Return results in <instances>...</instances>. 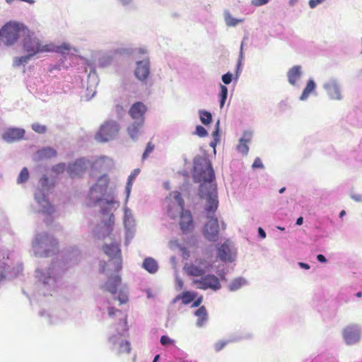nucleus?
<instances>
[{"label":"nucleus","instance_id":"f257e3e1","mask_svg":"<svg viewBox=\"0 0 362 362\" xmlns=\"http://www.w3.org/2000/svg\"><path fill=\"white\" fill-rule=\"evenodd\" d=\"M194 169L200 172V180L203 182L200 185L199 193L201 197L206 199L205 210L209 219L204 226V235L208 240L216 242L218 237L219 225L217 218L213 216L218 206L216 189L212 183L215 178L214 172L211 162L206 159L197 163Z\"/></svg>","mask_w":362,"mask_h":362},{"label":"nucleus","instance_id":"f03ea898","mask_svg":"<svg viewBox=\"0 0 362 362\" xmlns=\"http://www.w3.org/2000/svg\"><path fill=\"white\" fill-rule=\"evenodd\" d=\"M23 49L26 53H30V56H35L38 53L55 52L65 54L69 51L70 47L68 45L64 44L61 46H54L52 44L42 45L40 40L37 37L28 35L23 40Z\"/></svg>","mask_w":362,"mask_h":362},{"label":"nucleus","instance_id":"7ed1b4c3","mask_svg":"<svg viewBox=\"0 0 362 362\" xmlns=\"http://www.w3.org/2000/svg\"><path fill=\"white\" fill-rule=\"evenodd\" d=\"M28 30L21 23L9 22L1 29V40L6 45H14L21 34L25 35Z\"/></svg>","mask_w":362,"mask_h":362},{"label":"nucleus","instance_id":"20e7f679","mask_svg":"<svg viewBox=\"0 0 362 362\" xmlns=\"http://www.w3.org/2000/svg\"><path fill=\"white\" fill-rule=\"evenodd\" d=\"M119 131V126L117 122L114 120L105 121L95 134V139L99 142H107L114 139Z\"/></svg>","mask_w":362,"mask_h":362},{"label":"nucleus","instance_id":"39448f33","mask_svg":"<svg viewBox=\"0 0 362 362\" xmlns=\"http://www.w3.org/2000/svg\"><path fill=\"white\" fill-rule=\"evenodd\" d=\"M165 202L167 204L168 215L173 219L177 217L184 211L185 202L181 194L177 191L170 193L165 199Z\"/></svg>","mask_w":362,"mask_h":362},{"label":"nucleus","instance_id":"423d86ee","mask_svg":"<svg viewBox=\"0 0 362 362\" xmlns=\"http://www.w3.org/2000/svg\"><path fill=\"white\" fill-rule=\"evenodd\" d=\"M192 284L199 289H211L217 291L221 288V285L218 278L214 274L202 275L199 279H194Z\"/></svg>","mask_w":362,"mask_h":362},{"label":"nucleus","instance_id":"0eeeda50","mask_svg":"<svg viewBox=\"0 0 362 362\" xmlns=\"http://www.w3.org/2000/svg\"><path fill=\"white\" fill-rule=\"evenodd\" d=\"M86 168V160L80 158L69 165L67 172L71 178H76L81 177L85 173Z\"/></svg>","mask_w":362,"mask_h":362},{"label":"nucleus","instance_id":"6e6552de","mask_svg":"<svg viewBox=\"0 0 362 362\" xmlns=\"http://www.w3.org/2000/svg\"><path fill=\"white\" fill-rule=\"evenodd\" d=\"M180 215V228L184 233H190L193 230L194 223L192 214L188 210H184Z\"/></svg>","mask_w":362,"mask_h":362},{"label":"nucleus","instance_id":"1a4fd4ad","mask_svg":"<svg viewBox=\"0 0 362 362\" xmlns=\"http://www.w3.org/2000/svg\"><path fill=\"white\" fill-rule=\"evenodd\" d=\"M105 253L112 259H115L117 262V269L119 271L122 269V257L119 245L117 243H112L110 245L104 246Z\"/></svg>","mask_w":362,"mask_h":362},{"label":"nucleus","instance_id":"9d476101","mask_svg":"<svg viewBox=\"0 0 362 362\" xmlns=\"http://www.w3.org/2000/svg\"><path fill=\"white\" fill-rule=\"evenodd\" d=\"M146 110L147 107L143 103L136 102L130 107L129 114L133 119L144 122V114Z\"/></svg>","mask_w":362,"mask_h":362},{"label":"nucleus","instance_id":"9b49d317","mask_svg":"<svg viewBox=\"0 0 362 362\" xmlns=\"http://www.w3.org/2000/svg\"><path fill=\"white\" fill-rule=\"evenodd\" d=\"M343 337L347 344L356 343L360 339V332L356 325L347 326L343 330Z\"/></svg>","mask_w":362,"mask_h":362},{"label":"nucleus","instance_id":"f8f14e48","mask_svg":"<svg viewBox=\"0 0 362 362\" xmlns=\"http://www.w3.org/2000/svg\"><path fill=\"white\" fill-rule=\"evenodd\" d=\"M25 130L21 128H8L2 134L4 141L11 143L23 138Z\"/></svg>","mask_w":362,"mask_h":362},{"label":"nucleus","instance_id":"ddd939ff","mask_svg":"<svg viewBox=\"0 0 362 362\" xmlns=\"http://www.w3.org/2000/svg\"><path fill=\"white\" fill-rule=\"evenodd\" d=\"M218 257L223 262L233 261V254L229 240H226L218 248Z\"/></svg>","mask_w":362,"mask_h":362},{"label":"nucleus","instance_id":"4468645a","mask_svg":"<svg viewBox=\"0 0 362 362\" xmlns=\"http://www.w3.org/2000/svg\"><path fill=\"white\" fill-rule=\"evenodd\" d=\"M135 76L140 81L146 80L149 75V62L144 60L137 62Z\"/></svg>","mask_w":362,"mask_h":362},{"label":"nucleus","instance_id":"2eb2a0df","mask_svg":"<svg viewBox=\"0 0 362 362\" xmlns=\"http://www.w3.org/2000/svg\"><path fill=\"white\" fill-rule=\"evenodd\" d=\"M324 87L332 99L340 100L341 98L340 89L336 81H332L326 83Z\"/></svg>","mask_w":362,"mask_h":362},{"label":"nucleus","instance_id":"dca6fc26","mask_svg":"<svg viewBox=\"0 0 362 362\" xmlns=\"http://www.w3.org/2000/svg\"><path fill=\"white\" fill-rule=\"evenodd\" d=\"M251 139L252 134L247 132H244L243 137L239 139V144L237 146V150L238 152L243 155H247L249 151L247 144L250 142Z\"/></svg>","mask_w":362,"mask_h":362},{"label":"nucleus","instance_id":"f3484780","mask_svg":"<svg viewBox=\"0 0 362 362\" xmlns=\"http://www.w3.org/2000/svg\"><path fill=\"white\" fill-rule=\"evenodd\" d=\"M121 284V278L119 276L116 275L112 277H110L105 282L103 288L109 291L112 294H115L117 291L118 286Z\"/></svg>","mask_w":362,"mask_h":362},{"label":"nucleus","instance_id":"a211bd4d","mask_svg":"<svg viewBox=\"0 0 362 362\" xmlns=\"http://www.w3.org/2000/svg\"><path fill=\"white\" fill-rule=\"evenodd\" d=\"M301 76L300 66H294L287 73L288 80L290 84L295 85Z\"/></svg>","mask_w":362,"mask_h":362},{"label":"nucleus","instance_id":"6ab92c4d","mask_svg":"<svg viewBox=\"0 0 362 362\" xmlns=\"http://www.w3.org/2000/svg\"><path fill=\"white\" fill-rule=\"evenodd\" d=\"M185 270L189 276H200V278L205 274L204 269L192 264H187L185 266Z\"/></svg>","mask_w":362,"mask_h":362},{"label":"nucleus","instance_id":"aec40b11","mask_svg":"<svg viewBox=\"0 0 362 362\" xmlns=\"http://www.w3.org/2000/svg\"><path fill=\"white\" fill-rule=\"evenodd\" d=\"M144 124V122L137 121L129 126L127 128V132L129 136L132 139H136L138 137L140 129H141Z\"/></svg>","mask_w":362,"mask_h":362},{"label":"nucleus","instance_id":"412c9836","mask_svg":"<svg viewBox=\"0 0 362 362\" xmlns=\"http://www.w3.org/2000/svg\"><path fill=\"white\" fill-rule=\"evenodd\" d=\"M195 315L197 317V325L198 327H202L207 320L208 314L206 309L204 306H201L195 312Z\"/></svg>","mask_w":362,"mask_h":362},{"label":"nucleus","instance_id":"4be33fe9","mask_svg":"<svg viewBox=\"0 0 362 362\" xmlns=\"http://www.w3.org/2000/svg\"><path fill=\"white\" fill-rule=\"evenodd\" d=\"M143 267L149 273H156L158 270V264L152 257H146L142 264Z\"/></svg>","mask_w":362,"mask_h":362},{"label":"nucleus","instance_id":"5701e85b","mask_svg":"<svg viewBox=\"0 0 362 362\" xmlns=\"http://www.w3.org/2000/svg\"><path fill=\"white\" fill-rule=\"evenodd\" d=\"M315 86H316L314 81L310 79L308 81L307 85L300 97V99L302 100H305L309 96V95L315 90Z\"/></svg>","mask_w":362,"mask_h":362},{"label":"nucleus","instance_id":"b1692460","mask_svg":"<svg viewBox=\"0 0 362 362\" xmlns=\"http://www.w3.org/2000/svg\"><path fill=\"white\" fill-rule=\"evenodd\" d=\"M38 156L40 158H50L57 155V152L52 148H44L38 151Z\"/></svg>","mask_w":362,"mask_h":362},{"label":"nucleus","instance_id":"393cba45","mask_svg":"<svg viewBox=\"0 0 362 362\" xmlns=\"http://www.w3.org/2000/svg\"><path fill=\"white\" fill-rule=\"evenodd\" d=\"M246 284V281L243 278L234 279L229 285V289L231 291L239 289L242 286Z\"/></svg>","mask_w":362,"mask_h":362},{"label":"nucleus","instance_id":"a878e982","mask_svg":"<svg viewBox=\"0 0 362 362\" xmlns=\"http://www.w3.org/2000/svg\"><path fill=\"white\" fill-rule=\"evenodd\" d=\"M199 115L200 120L204 124L206 125L211 122L212 116L209 112L206 110H201L199 111Z\"/></svg>","mask_w":362,"mask_h":362},{"label":"nucleus","instance_id":"bb28decb","mask_svg":"<svg viewBox=\"0 0 362 362\" xmlns=\"http://www.w3.org/2000/svg\"><path fill=\"white\" fill-rule=\"evenodd\" d=\"M196 297V293L190 291H185L181 296V299L185 305L191 303Z\"/></svg>","mask_w":362,"mask_h":362},{"label":"nucleus","instance_id":"cd10ccee","mask_svg":"<svg viewBox=\"0 0 362 362\" xmlns=\"http://www.w3.org/2000/svg\"><path fill=\"white\" fill-rule=\"evenodd\" d=\"M130 351H131L130 343L128 341H122L119 344L118 353L119 354H129Z\"/></svg>","mask_w":362,"mask_h":362},{"label":"nucleus","instance_id":"c85d7f7f","mask_svg":"<svg viewBox=\"0 0 362 362\" xmlns=\"http://www.w3.org/2000/svg\"><path fill=\"white\" fill-rule=\"evenodd\" d=\"M228 95V88L221 85V93H220V107L222 108L225 104Z\"/></svg>","mask_w":362,"mask_h":362},{"label":"nucleus","instance_id":"c756f323","mask_svg":"<svg viewBox=\"0 0 362 362\" xmlns=\"http://www.w3.org/2000/svg\"><path fill=\"white\" fill-rule=\"evenodd\" d=\"M29 177V173L26 168H23L17 179L18 183H23L26 182L28 180Z\"/></svg>","mask_w":362,"mask_h":362},{"label":"nucleus","instance_id":"7c9ffc66","mask_svg":"<svg viewBox=\"0 0 362 362\" xmlns=\"http://www.w3.org/2000/svg\"><path fill=\"white\" fill-rule=\"evenodd\" d=\"M32 57L33 56H30V53H28V54L25 56L16 57L14 59V64L16 66H20L21 64H26Z\"/></svg>","mask_w":362,"mask_h":362},{"label":"nucleus","instance_id":"2f4dec72","mask_svg":"<svg viewBox=\"0 0 362 362\" xmlns=\"http://www.w3.org/2000/svg\"><path fill=\"white\" fill-rule=\"evenodd\" d=\"M225 21L228 26H235L239 22H242V19H235L230 14L226 15Z\"/></svg>","mask_w":362,"mask_h":362},{"label":"nucleus","instance_id":"473e14b6","mask_svg":"<svg viewBox=\"0 0 362 362\" xmlns=\"http://www.w3.org/2000/svg\"><path fill=\"white\" fill-rule=\"evenodd\" d=\"M155 148V145L151 142L149 141L146 147V149L142 155V159L145 160L148 157V156L153 152V151Z\"/></svg>","mask_w":362,"mask_h":362},{"label":"nucleus","instance_id":"72a5a7b5","mask_svg":"<svg viewBox=\"0 0 362 362\" xmlns=\"http://www.w3.org/2000/svg\"><path fill=\"white\" fill-rule=\"evenodd\" d=\"M32 129L35 132L39 133V134H44L46 132V129H47L45 126L42 125V124H40L39 123L33 124Z\"/></svg>","mask_w":362,"mask_h":362},{"label":"nucleus","instance_id":"f704fd0d","mask_svg":"<svg viewBox=\"0 0 362 362\" xmlns=\"http://www.w3.org/2000/svg\"><path fill=\"white\" fill-rule=\"evenodd\" d=\"M196 134L199 137H204L208 135V132L204 127L198 125L196 127Z\"/></svg>","mask_w":362,"mask_h":362},{"label":"nucleus","instance_id":"c9c22d12","mask_svg":"<svg viewBox=\"0 0 362 362\" xmlns=\"http://www.w3.org/2000/svg\"><path fill=\"white\" fill-rule=\"evenodd\" d=\"M128 300L129 298L127 293L120 291L118 296V300L119 301V303L121 304H124L126 303L128 301Z\"/></svg>","mask_w":362,"mask_h":362},{"label":"nucleus","instance_id":"e433bc0d","mask_svg":"<svg viewBox=\"0 0 362 362\" xmlns=\"http://www.w3.org/2000/svg\"><path fill=\"white\" fill-rule=\"evenodd\" d=\"M6 264L0 260V281L5 279Z\"/></svg>","mask_w":362,"mask_h":362},{"label":"nucleus","instance_id":"4c0bfd02","mask_svg":"<svg viewBox=\"0 0 362 362\" xmlns=\"http://www.w3.org/2000/svg\"><path fill=\"white\" fill-rule=\"evenodd\" d=\"M226 344H227L226 341H220L215 344L214 349H215L216 351H217V352L220 351L226 346Z\"/></svg>","mask_w":362,"mask_h":362},{"label":"nucleus","instance_id":"58836bf2","mask_svg":"<svg viewBox=\"0 0 362 362\" xmlns=\"http://www.w3.org/2000/svg\"><path fill=\"white\" fill-rule=\"evenodd\" d=\"M232 74L228 72L223 75L222 81L225 84H229L232 81Z\"/></svg>","mask_w":362,"mask_h":362},{"label":"nucleus","instance_id":"ea45409f","mask_svg":"<svg viewBox=\"0 0 362 362\" xmlns=\"http://www.w3.org/2000/svg\"><path fill=\"white\" fill-rule=\"evenodd\" d=\"M43 213L45 214H52L54 211L53 206L49 202H46V205L43 206Z\"/></svg>","mask_w":362,"mask_h":362},{"label":"nucleus","instance_id":"a19ab883","mask_svg":"<svg viewBox=\"0 0 362 362\" xmlns=\"http://www.w3.org/2000/svg\"><path fill=\"white\" fill-rule=\"evenodd\" d=\"M65 170V165L63 163L57 164L53 167V170L57 173H63Z\"/></svg>","mask_w":362,"mask_h":362},{"label":"nucleus","instance_id":"79ce46f5","mask_svg":"<svg viewBox=\"0 0 362 362\" xmlns=\"http://www.w3.org/2000/svg\"><path fill=\"white\" fill-rule=\"evenodd\" d=\"M46 238H47V236L42 235H38L37 236H36V238L33 242V246L34 247L38 246L40 245V243L41 242H42V240Z\"/></svg>","mask_w":362,"mask_h":362},{"label":"nucleus","instance_id":"37998d69","mask_svg":"<svg viewBox=\"0 0 362 362\" xmlns=\"http://www.w3.org/2000/svg\"><path fill=\"white\" fill-rule=\"evenodd\" d=\"M160 343L162 345H168L173 343V340L170 339L168 336L163 335L160 338Z\"/></svg>","mask_w":362,"mask_h":362},{"label":"nucleus","instance_id":"c03bdc74","mask_svg":"<svg viewBox=\"0 0 362 362\" xmlns=\"http://www.w3.org/2000/svg\"><path fill=\"white\" fill-rule=\"evenodd\" d=\"M252 167L254 168H263V164H262V162L261 160V159L259 158H257L253 164H252Z\"/></svg>","mask_w":362,"mask_h":362},{"label":"nucleus","instance_id":"a18cd8bd","mask_svg":"<svg viewBox=\"0 0 362 362\" xmlns=\"http://www.w3.org/2000/svg\"><path fill=\"white\" fill-rule=\"evenodd\" d=\"M140 170L139 169H135L134 171L131 173V175L128 177V180H130L133 182L136 177L139 174Z\"/></svg>","mask_w":362,"mask_h":362},{"label":"nucleus","instance_id":"49530a36","mask_svg":"<svg viewBox=\"0 0 362 362\" xmlns=\"http://www.w3.org/2000/svg\"><path fill=\"white\" fill-rule=\"evenodd\" d=\"M268 0H252V4L255 6H259L266 4Z\"/></svg>","mask_w":362,"mask_h":362},{"label":"nucleus","instance_id":"de8ad7c7","mask_svg":"<svg viewBox=\"0 0 362 362\" xmlns=\"http://www.w3.org/2000/svg\"><path fill=\"white\" fill-rule=\"evenodd\" d=\"M132 182H133L127 180V185H126L127 198H128L129 196V194H130V192H131V189H132V185H133Z\"/></svg>","mask_w":362,"mask_h":362},{"label":"nucleus","instance_id":"09e8293b","mask_svg":"<svg viewBox=\"0 0 362 362\" xmlns=\"http://www.w3.org/2000/svg\"><path fill=\"white\" fill-rule=\"evenodd\" d=\"M322 1V0H310L309 1V5L310 6L313 8H315L317 4H320Z\"/></svg>","mask_w":362,"mask_h":362},{"label":"nucleus","instance_id":"8fccbe9b","mask_svg":"<svg viewBox=\"0 0 362 362\" xmlns=\"http://www.w3.org/2000/svg\"><path fill=\"white\" fill-rule=\"evenodd\" d=\"M119 310L116 309L115 308L110 307L108 308V314L110 316H113L116 314V313L119 312Z\"/></svg>","mask_w":362,"mask_h":362},{"label":"nucleus","instance_id":"3c124183","mask_svg":"<svg viewBox=\"0 0 362 362\" xmlns=\"http://www.w3.org/2000/svg\"><path fill=\"white\" fill-rule=\"evenodd\" d=\"M202 300H203V297L202 296H200L199 298H198L194 303H193V305L192 306L193 307H198L200 305V304L202 303Z\"/></svg>","mask_w":362,"mask_h":362},{"label":"nucleus","instance_id":"603ef678","mask_svg":"<svg viewBox=\"0 0 362 362\" xmlns=\"http://www.w3.org/2000/svg\"><path fill=\"white\" fill-rule=\"evenodd\" d=\"M258 233L262 238H266V233L262 228H258Z\"/></svg>","mask_w":362,"mask_h":362},{"label":"nucleus","instance_id":"864d4df0","mask_svg":"<svg viewBox=\"0 0 362 362\" xmlns=\"http://www.w3.org/2000/svg\"><path fill=\"white\" fill-rule=\"evenodd\" d=\"M317 259L320 262H327L325 257L322 255H318L317 256Z\"/></svg>","mask_w":362,"mask_h":362},{"label":"nucleus","instance_id":"5fc2aeb1","mask_svg":"<svg viewBox=\"0 0 362 362\" xmlns=\"http://www.w3.org/2000/svg\"><path fill=\"white\" fill-rule=\"evenodd\" d=\"M299 266L303 268V269H310V266L309 264H306V263H303V262H299Z\"/></svg>","mask_w":362,"mask_h":362},{"label":"nucleus","instance_id":"6e6d98bb","mask_svg":"<svg viewBox=\"0 0 362 362\" xmlns=\"http://www.w3.org/2000/svg\"><path fill=\"white\" fill-rule=\"evenodd\" d=\"M303 217H299L298 218V219L296 220V224L298 226H300L302 223H303Z\"/></svg>","mask_w":362,"mask_h":362},{"label":"nucleus","instance_id":"4d7b16f0","mask_svg":"<svg viewBox=\"0 0 362 362\" xmlns=\"http://www.w3.org/2000/svg\"><path fill=\"white\" fill-rule=\"evenodd\" d=\"M123 4H128L131 0H120Z\"/></svg>","mask_w":362,"mask_h":362},{"label":"nucleus","instance_id":"13d9d810","mask_svg":"<svg viewBox=\"0 0 362 362\" xmlns=\"http://www.w3.org/2000/svg\"><path fill=\"white\" fill-rule=\"evenodd\" d=\"M345 214H346L345 211H344V210H342V211L339 213V216L341 218V217H343Z\"/></svg>","mask_w":362,"mask_h":362},{"label":"nucleus","instance_id":"bf43d9fd","mask_svg":"<svg viewBox=\"0 0 362 362\" xmlns=\"http://www.w3.org/2000/svg\"><path fill=\"white\" fill-rule=\"evenodd\" d=\"M110 221H112V223H114V215L111 214L110 217Z\"/></svg>","mask_w":362,"mask_h":362},{"label":"nucleus","instance_id":"052dcab7","mask_svg":"<svg viewBox=\"0 0 362 362\" xmlns=\"http://www.w3.org/2000/svg\"><path fill=\"white\" fill-rule=\"evenodd\" d=\"M159 355H156L153 361V362H157V361L158 360L159 358Z\"/></svg>","mask_w":362,"mask_h":362},{"label":"nucleus","instance_id":"680f3d73","mask_svg":"<svg viewBox=\"0 0 362 362\" xmlns=\"http://www.w3.org/2000/svg\"><path fill=\"white\" fill-rule=\"evenodd\" d=\"M361 295H362V293H361V291H359V292H358V293H356V296L358 298H359V297H361Z\"/></svg>","mask_w":362,"mask_h":362},{"label":"nucleus","instance_id":"e2e57ef3","mask_svg":"<svg viewBox=\"0 0 362 362\" xmlns=\"http://www.w3.org/2000/svg\"><path fill=\"white\" fill-rule=\"evenodd\" d=\"M284 190H285V188H284V187H283V188H281V189L279 190V192H280V193H283V192H284Z\"/></svg>","mask_w":362,"mask_h":362},{"label":"nucleus","instance_id":"0e129e2a","mask_svg":"<svg viewBox=\"0 0 362 362\" xmlns=\"http://www.w3.org/2000/svg\"><path fill=\"white\" fill-rule=\"evenodd\" d=\"M277 228L281 230H284V228H282V227H280V226H278Z\"/></svg>","mask_w":362,"mask_h":362},{"label":"nucleus","instance_id":"69168bd1","mask_svg":"<svg viewBox=\"0 0 362 362\" xmlns=\"http://www.w3.org/2000/svg\"><path fill=\"white\" fill-rule=\"evenodd\" d=\"M179 285H180V286H182V281H180Z\"/></svg>","mask_w":362,"mask_h":362},{"label":"nucleus","instance_id":"338daca9","mask_svg":"<svg viewBox=\"0 0 362 362\" xmlns=\"http://www.w3.org/2000/svg\"><path fill=\"white\" fill-rule=\"evenodd\" d=\"M242 55H243V52H242V49L240 50V57H242Z\"/></svg>","mask_w":362,"mask_h":362},{"label":"nucleus","instance_id":"774afa93","mask_svg":"<svg viewBox=\"0 0 362 362\" xmlns=\"http://www.w3.org/2000/svg\"><path fill=\"white\" fill-rule=\"evenodd\" d=\"M0 37H1V30H0Z\"/></svg>","mask_w":362,"mask_h":362}]
</instances>
